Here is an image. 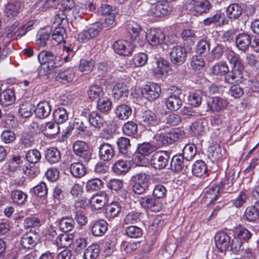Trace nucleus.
Instances as JSON below:
<instances>
[{
	"label": "nucleus",
	"mask_w": 259,
	"mask_h": 259,
	"mask_svg": "<svg viewBox=\"0 0 259 259\" xmlns=\"http://www.w3.org/2000/svg\"><path fill=\"white\" fill-rule=\"evenodd\" d=\"M11 196L14 202L18 204H23L27 198V195L19 190L12 191Z\"/></svg>",
	"instance_id": "nucleus-54"
},
{
	"label": "nucleus",
	"mask_w": 259,
	"mask_h": 259,
	"mask_svg": "<svg viewBox=\"0 0 259 259\" xmlns=\"http://www.w3.org/2000/svg\"><path fill=\"white\" fill-rule=\"evenodd\" d=\"M35 114L40 119L47 117L51 113V106L49 102L43 101L39 102L34 109Z\"/></svg>",
	"instance_id": "nucleus-24"
},
{
	"label": "nucleus",
	"mask_w": 259,
	"mask_h": 259,
	"mask_svg": "<svg viewBox=\"0 0 259 259\" xmlns=\"http://www.w3.org/2000/svg\"><path fill=\"white\" fill-rule=\"evenodd\" d=\"M130 47V44L126 40H118L114 43L113 49L117 54L120 55L126 56L131 52Z\"/></svg>",
	"instance_id": "nucleus-26"
},
{
	"label": "nucleus",
	"mask_w": 259,
	"mask_h": 259,
	"mask_svg": "<svg viewBox=\"0 0 259 259\" xmlns=\"http://www.w3.org/2000/svg\"><path fill=\"white\" fill-rule=\"evenodd\" d=\"M95 66V61L93 60L81 59L78 66V69L80 71L90 72Z\"/></svg>",
	"instance_id": "nucleus-58"
},
{
	"label": "nucleus",
	"mask_w": 259,
	"mask_h": 259,
	"mask_svg": "<svg viewBox=\"0 0 259 259\" xmlns=\"http://www.w3.org/2000/svg\"><path fill=\"white\" fill-rule=\"evenodd\" d=\"M74 236L72 234L66 233L60 234L56 237L55 240L57 246L60 247H67L70 246L73 242Z\"/></svg>",
	"instance_id": "nucleus-29"
},
{
	"label": "nucleus",
	"mask_w": 259,
	"mask_h": 259,
	"mask_svg": "<svg viewBox=\"0 0 259 259\" xmlns=\"http://www.w3.org/2000/svg\"><path fill=\"white\" fill-rule=\"evenodd\" d=\"M243 9L238 4L233 3L230 5L227 8L226 13L229 19H238L242 13Z\"/></svg>",
	"instance_id": "nucleus-31"
},
{
	"label": "nucleus",
	"mask_w": 259,
	"mask_h": 259,
	"mask_svg": "<svg viewBox=\"0 0 259 259\" xmlns=\"http://www.w3.org/2000/svg\"><path fill=\"white\" fill-rule=\"evenodd\" d=\"M196 153V148L194 144H189L184 147L183 149V156L187 161L192 160Z\"/></svg>",
	"instance_id": "nucleus-49"
},
{
	"label": "nucleus",
	"mask_w": 259,
	"mask_h": 259,
	"mask_svg": "<svg viewBox=\"0 0 259 259\" xmlns=\"http://www.w3.org/2000/svg\"><path fill=\"white\" fill-rule=\"evenodd\" d=\"M34 106L26 102L20 105L19 109V113L23 117H29L34 111Z\"/></svg>",
	"instance_id": "nucleus-48"
},
{
	"label": "nucleus",
	"mask_w": 259,
	"mask_h": 259,
	"mask_svg": "<svg viewBox=\"0 0 259 259\" xmlns=\"http://www.w3.org/2000/svg\"><path fill=\"white\" fill-rule=\"evenodd\" d=\"M126 29L133 40L140 42L145 39L146 32L137 22L134 21H128Z\"/></svg>",
	"instance_id": "nucleus-9"
},
{
	"label": "nucleus",
	"mask_w": 259,
	"mask_h": 259,
	"mask_svg": "<svg viewBox=\"0 0 259 259\" xmlns=\"http://www.w3.org/2000/svg\"><path fill=\"white\" fill-rule=\"evenodd\" d=\"M114 152L112 146L107 143L101 144L99 147V155L104 161H109L114 156Z\"/></svg>",
	"instance_id": "nucleus-22"
},
{
	"label": "nucleus",
	"mask_w": 259,
	"mask_h": 259,
	"mask_svg": "<svg viewBox=\"0 0 259 259\" xmlns=\"http://www.w3.org/2000/svg\"><path fill=\"white\" fill-rule=\"evenodd\" d=\"M20 3L17 1L9 2L5 7V13L9 18H12L17 15L19 12Z\"/></svg>",
	"instance_id": "nucleus-36"
},
{
	"label": "nucleus",
	"mask_w": 259,
	"mask_h": 259,
	"mask_svg": "<svg viewBox=\"0 0 259 259\" xmlns=\"http://www.w3.org/2000/svg\"><path fill=\"white\" fill-rule=\"evenodd\" d=\"M41 154L37 149L28 150L26 154L25 158L30 163L35 164L38 163L41 159Z\"/></svg>",
	"instance_id": "nucleus-53"
},
{
	"label": "nucleus",
	"mask_w": 259,
	"mask_h": 259,
	"mask_svg": "<svg viewBox=\"0 0 259 259\" xmlns=\"http://www.w3.org/2000/svg\"><path fill=\"white\" fill-rule=\"evenodd\" d=\"M188 161L184 160V157L181 155L174 156L171 160V169L175 171H185L188 167Z\"/></svg>",
	"instance_id": "nucleus-21"
},
{
	"label": "nucleus",
	"mask_w": 259,
	"mask_h": 259,
	"mask_svg": "<svg viewBox=\"0 0 259 259\" xmlns=\"http://www.w3.org/2000/svg\"><path fill=\"white\" fill-rule=\"evenodd\" d=\"M89 98L92 100H97L103 96L102 89L98 85H92L88 90Z\"/></svg>",
	"instance_id": "nucleus-46"
},
{
	"label": "nucleus",
	"mask_w": 259,
	"mask_h": 259,
	"mask_svg": "<svg viewBox=\"0 0 259 259\" xmlns=\"http://www.w3.org/2000/svg\"><path fill=\"white\" fill-rule=\"evenodd\" d=\"M141 123L146 128L150 129L157 125L159 123L156 115L151 111H145L142 116Z\"/></svg>",
	"instance_id": "nucleus-20"
},
{
	"label": "nucleus",
	"mask_w": 259,
	"mask_h": 259,
	"mask_svg": "<svg viewBox=\"0 0 259 259\" xmlns=\"http://www.w3.org/2000/svg\"><path fill=\"white\" fill-rule=\"evenodd\" d=\"M251 42V37L247 33H240L236 38V47L241 51L244 52L248 50Z\"/></svg>",
	"instance_id": "nucleus-23"
},
{
	"label": "nucleus",
	"mask_w": 259,
	"mask_h": 259,
	"mask_svg": "<svg viewBox=\"0 0 259 259\" xmlns=\"http://www.w3.org/2000/svg\"><path fill=\"white\" fill-rule=\"evenodd\" d=\"M181 93H173L166 100L165 103L168 109L170 111L178 110L183 104V100Z\"/></svg>",
	"instance_id": "nucleus-17"
},
{
	"label": "nucleus",
	"mask_w": 259,
	"mask_h": 259,
	"mask_svg": "<svg viewBox=\"0 0 259 259\" xmlns=\"http://www.w3.org/2000/svg\"><path fill=\"white\" fill-rule=\"evenodd\" d=\"M53 117L58 124L63 123L68 120V113L64 108L59 107L54 111Z\"/></svg>",
	"instance_id": "nucleus-40"
},
{
	"label": "nucleus",
	"mask_w": 259,
	"mask_h": 259,
	"mask_svg": "<svg viewBox=\"0 0 259 259\" xmlns=\"http://www.w3.org/2000/svg\"><path fill=\"white\" fill-rule=\"evenodd\" d=\"M139 202L142 207L149 209L152 211L158 212L162 208V203L151 196L142 197L139 199Z\"/></svg>",
	"instance_id": "nucleus-11"
},
{
	"label": "nucleus",
	"mask_w": 259,
	"mask_h": 259,
	"mask_svg": "<svg viewBox=\"0 0 259 259\" xmlns=\"http://www.w3.org/2000/svg\"><path fill=\"white\" fill-rule=\"evenodd\" d=\"M228 104L227 99L215 97L207 101V107L212 112H219L226 108Z\"/></svg>",
	"instance_id": "nucleus-18"
},
{
	"label": "nucleus",
	"mask_w": 259,
	"mask_h": 259,
	"mask_svg": "<svg viewBox=\"0 0 259 259\" xmlns=\"http://www.w3.org/2000/svg\"><path fill=\"white\" fill-rule=\"evenodd\" d=\"M147 59L148 56L146 54L140 53L134 56L133 62L135 67H140L145 65L147 62Z\"/></svg>",
	"instance_id": "nucleus-61"
},
{
	"label": "nucleus",
	"mask_w": 259,
	"mask_h": 259,
	"mask_svg": "<svg viewBox=\"0 0 259 259\" xmlns=\"http://www.w3.org/2000/svg\"><path fill=\"white\" fill-rule=\"evenodd\" d=\"M146 38L150 45L157 46L163 43L165 40V35L160 29L151 28L148 33H146Z\"/></svg>",
	"instance_id": "nucleus-12"
},
{
	"label": "nucleus",
	"mask_w": 259,
	"mask_h": 259,
	"mask_svg": "<svg viewBox=\"0 0 259 259\" xmlns=\"http://www.w3.org/2000/svg\"><path fill=\"white\" fill-rule=\"evenodd\" d=\"M103 27L100 22H96L90 25L86 30L79 33L78 39L80 42H86L96 37Z\"/></svg>",
	"instance_id": "nucleus-6"
},
{
	"label": "nucleus",
	"mask_w": 259,
	"mask_h": 259,
	"mask_svg": "<svg viewBox=\"0 0 259 259\" xmlns=\"http://www.w3.org/2000/svg\"><path fill=\"white\" fill-rule=\"evenodd\" d=\"M138 129L137 124L133 121H128L124 123L122 127L123 133L129 136L135 135Z\"/></svg>",
	"instance_id": "nucleus-59"
},
{
	"label": "nucleus",
	"mask_w": 259,
	"mask_h": 259,
	"mask_svg": "<svg viewBox=\"0 0 259 259\" xmlns=\"http://www.w3.org/2000/svg\"><path fill=\"white\" fill-rule=\"evenodd\" d=\"M187 53L185 48L180 46L173 47L170 52V58L172 63L180 65L185 61Z\"/></svg>",
	"instance_id": "nucleus-14"
},
{
	"label": "nucleus",
	"mask_w": 259,
	"mask_h": 259,
	"mask_svg": "<svg viewBox=\"0 0 259 259\" xmlns=\"http://www.w3.org/2000/svg\"><path fill=\"white\" fill-rule=\"evenodd\" d=\"M107 230V223L104 220H99L92 223V234L96 236H102Z\"/></svg>",
	"instance_id": "nucleus-25"
},
{
	"label": "nucleus",
	"mask_w": 259,
	"mask_h": 259,
	"mask_svg": "<svg viewBox=\"0 0 259 259\" xmlns=\"http://www.w3.org/2000/svg\"><path fill=\"white\" fill-rule=\"evenodd\" d=\"M111 102L107 97L100 98L98 100V109L102 112H106L110 110Z\"/></svg>",
	"instance_id": "nucleus-64"
},
{
	"label": "nucleus",
	"mask_w": 259,
	"mask_h": 259,
	"mask_svg": "<svg viewBox=\"0 0 259 259\" xmlns=\"http://www.w3.org/2000/svg\"><path fill=\"white\" fill-rule=\"evenodd\" d=\"M155 150V147L148 143H144L139 146L138 148V153L143 156H148Z\"/></svg>",
	"instance_id": "nucleus-63"
},
{
	"label": "nucleus",
	"mask_w": 259,
	"mask_h": 259,
	"mask_svg": "<svg viewBox=\"0 0 259 259\" xmlns=\"http://www.w3.org/2000/svg\"><path fill=\"white\" fill-rule=\"evenodd\" d=\"M230 236L224 231L218 232L214 236L215 246L222 252L228 250L230 245Z\"/></svg>",
	"instance_id": "nucleus-13"
},
{
	"label": "nucleus",
	"mask_w": 259,
	"mask_h": 259,
	"mask_svg": "<svg viewBox=\"0 0 259 259\" xmlns=\"http://www.w3.org/2000/svg\"><path fill=\"white\" fill-rule=\"evenodd\" d=\"M75 77V72L72 68L61 70L56 77V79L64 83L72 81Z\"/></svg>",
	"instance_id": "nucleus-30"
},
{
	"label": "nucleus",
	"mask_w": 259,
	"mask_h": 259,
	"mask_svg": "<svg viewBox=\"0 0 259 259\" xmlns=\"http://www.w3.org/2000/svg\"><path fill=\"white\" fill-rule=\"evenodd\" d=\"M38 241V234L29 231L22 235L20 240V244L24 248L31 249L35 246Z\"/></svg>",
	"instance_id": "nucleus-16"
},
{
	"label": "nucleus",
	"mask_w": 259,
	"mask_h": 259,
	"mask_svg": "<svg viewBox=\"0 0 259 259\" xmlns=\"http://www.w3.org/2000/svg\"><path fill=\"white\" fill-rule=\"evenodd\" d=\"M169 69V63L161 59L156 62V67L154 68L155 74L158 77L165 76Z\"/></svg>",
	"instance_id": "nucleus-33"
},
{
	"label": "nucleus",
	"mask_w": 259,
	"mask_h": 259,
	"mask_svg": "<svg viewBox=\"0 0 259 259\" xmlns=\"http://www.w3.org/2000/svg\"><path fill=\"white\" fill-rule=\"evenodd\" d=\"M51 31V28L49 26L40 29L37 35L36 44L40 47L45 46L47 41L49 39Z\"/></svg>",
	"instance_id": "nucleus-37"
},
{
	"label": "nucleus",
	"mask_w": 259,
	"mask_h": 259,
	"mask_svg": "<svg viewBox=\"0 0 259 259\" xmlns=\"http://www.w3.org/2000/svg\"><path fill=\"white\" fill-rule=\"evenodd\" d=\"M248 198L247 194L245 192L240 191L234 198L231 200V202L234 207L239 208L246 203Z\"/></svg>",
	"instance_id": "nucleus-45"
},
{
	"label": "nucleus",
	"mask_w": 259,
	"mask_h": 259,
	"mask_svg": "<svg viewBox=\"0 0 259 259\" xmlns=\"http://www.w3.org/2000/svg\"><path fill=\"white\" fill-rule=\"evenodd\" d=\"M15 101L14 92L12 89H7L0 94V102L3 106H7L14 103Z\"/></svg>",
	"instance_id": "nucleus-32"
},
{
	"label": "nucleus",
	"mask_w": 259,
	"mask_h": 259,
	"mask_svg": "<svg viewBox=\"0 0 259 259\" xmlns=\"http://www.w3.org/2000/svg\"><path fill=\"white\" fill-rule=\"evenodd\" d=\"M121 207L119 203L112 202L107 206L106 215L110 219H113L118 215L121 211Z\"/></svg>",
	"instance_id": "nucleus-44"
},
{
	"label": "nucleus",
	"mask_w": 259,
	"mask_h": 259,
	"mask_svg": "<svg viewBox=\"0 0 259 259\" xmlns=\"http://www.w3.org/2000/svg\"><path fill=\"white\" fill-rule=\"evenodd\" d=\"M186 8L190 11H194L201 15L208 13L210 5L207 0H188L186 3Z\"/></svg>",
	"instance_id": "nucleus-7"
},
{
	"label": "nucleus",
	"mask_w": 259,
	"mask_h": 259,
	"mask_svg": "<svg viewBox=\"0 0 259 259\" xmlns=\"http://www.w3.org/2000/svg\"><path fill=\"white\" fill-rule=\"evenodd\" d=\"M209 152L214 160H218L222 158L225 152V150L222 149L218 144H214L211 145L209 148Z\"/></svg>",
	"instance_id": "nucleus-60"
},
{
	"label": "nucleus",
	"mask_w": 259,
	"mask_h": 259,
	"mask_svg": "<svg viewBox=\"0 0 259 259\" xmlns=\"http://www.w3.org/2000/svg\"><path fill=\"white\" fill-rule=\"evenodd\" d=\"M45 157L50 163H56L58 162L61 159L60 152L57 148H50L46 151Z\"/></svg>",
	"instance_id": "nucleus-39"
},
{
	"label": "nucleus",
	"mask_w": 259,
	"mask_h": 259,
	"mask_svg": "<svg viewBox=\"0 0 259 259\" xmlns=\"http://www.w3.org/2000/svg\"><path fill=\"white\" fill-rule=\"evenodd\" d=\"M211 73L219 76H223L229 73V68L225 62L217 63L211 68Z\"/></svg>",
	"instance_id": "nucleus-47"
},
{
	"label": "nucleus",
	"mask_w": 259,
	"mask_h": 259,
	"mask_svg": "<svg viewBox=\"0 0 259 259\" xmlns=\"http://www.w3.org/2000/svg\"><path fill=\"white\" fill-rule=\"evenodd\" d=\"M41 128L45 135L52 136L57 134L60 131L58 124L55 122H48L41 126Z\"/></svg>",
	"instance_id": "nucleus-38"
},
{
	"label": "nucleus",
	"mask_w": 259,
	"mask_h": 259,
	"mask_svg": "<svg viewBox=\"0 0 259 259\" xmlns=\"http://www.w3.org/2000/svg\"><path fill=\"white\" fill-rule=\"evenodd\" d=\"M161 93L160 86L156 83L146 84L142 92L144 97L149 100L157 99Z\"/></svg>",
	"instance_id": "nucleus-19"
},
{
	"label": "nucleus",
	"mask_w": 259,
	"mask_h": 259,
	"mask_svg": "<svg viewBox=\"0 0 259 259\" xmlns=\"http://www.w3.org/2000/svg\"><path fill=\"white\" fill-rule=\"evenodd\" d=\"M220 188L219 186L212 187L208 190L205 193L207 198L210 199V203H212L218 199L219 196Z\"/></svg>",
	"instance_id": "nucleus-62"
},
{
	"label": "nucleus",
	"mask_w": 259,
	"mask_h": 259,
	"mask_svg": "<svg viewBox=\"0 0 259 259\" xmlns=\"http://www.w3.org/2000/svg\"><path fill=\"white\" fill-rule=\"evenodd\" d=\"M188 102L189 104L192 106L198 107L202 102L201 93L198 91L190 93L188 96Z\"/></svg>",
	"instance_id": "nucleus-55"
},
{
	"label": "nucleus",
	"mask_w": 259,
	"mask_h": 259,
	"mask_svg": "<svg viewBox=\"0 0 259 259\" xmlns=\"http://www.w3.org/2000/svg\"><path fill=\"white\" fill-rule=\"evenodd\" d=\"M207 166L202 160H197L192 165V171L196 177H201L206 173Z\"/></svg>",
	"instance_id": "nucleus-42"
},
{
	"label": "nucleus",
	"mask_w": 259,
	"mask_h": 259,
	"mask_svg": "<svg viewBox=\"0 0 259 259\" xmlns=\"http://www.w3.org/2000/svg\"><path fill=\"white\" fill-rule=\"evenodd\" d=\"M244 216L248 221H254L258 218L259 210L255 205L248 206L245 209Z\"/></svg>",
	"instance_id": "nucleus-50"
},
{
	"label": "nucleus",
	"mask_w": 259,
	"mask_h": 259,
	"mask_svg": "<svg viewBox=\"0 0 259 259\" xmlns=\"http://www.w3.org/2000/svg\"><path fill=\"white\" fill-rule=\"evenodd\" d=\"M144 15L154 17H160L166 16L171 11L169 4L165 2L158 1L155 3L145 2L142 7Z\"/></svg>",
	"instance_id": "nucleus-2"
},
{
	"label": "nucleus",
	"mask_w": 259,
	"mask_h": 259,
	"mask_svg": "<svg viewBox=\"0 0 259 259\" xmlns=\"http://www.w3.org/2000/svg\"><path fill=\"white\" fill-rule=\"evenodd\" d=\"M108 195L104 191L93 195L90 199V204L92 209L99 210L103 208L108 202Z\"/></svg>",
	"instance_id": "nucleus-15"
},
{
	"label": "nucleus",
	"mask_w": 259,
	"mask_h": 259,
	"mask_svg": "<svg viewBox=\"0 0 259 259\" xmlns=\"http://www.w3.org/2000/svg\"><path fill=\"white\" fill-rule=\"evenodd\" d=\"M230 246L231 247V250L236 254L240 253L244 250L242 241L235 235L231 243L230 242Z\"/></svg>",
	"instance_id": "nucleus-57"
},
{
	"label": "nucleus",
	"mask_w": 259,
	"mask_h": 259,
	"mask_svg": "<svg viewBox=\"0 0 259 259\" xmlns=\"http://www.w3.org/2000/svg\"><path fill=\"white\" fill-rule=\"evenodd\" d=\"M131 180L134 183L132 188L135 193L143 194L148 188L149 176L145 173H139L133 175Z\"/></svg>",
	"instance_id": "nucleus-5"
},
{
	"label": "nucleus",
	"mask_w": 259,
	"mask_h": 259,
	"mask_svg": "<svg viewBox=\"0 0 259 259\" xmlns=\"http://www.w3.org/2000/svg\"><path fill=\"white\" fill-rule=\"evenodd\" d=\"M99 253V248L96 244L89 246L85 250L83 254L84 259H96Z\"/></svg>",
	"instance_id": "nucleus-52"
},
{
	"label": "nucleus",
	"mask_w": 259,
	"mask_h": 259,
	"mask_svg": "<svg viewBox=\"0 0 259 259\" xmlns=\"http://www.w3.org/2000/svg\"><path fill=\"white\" fill-rule=\"evenodd\" d=\"M89 122L92 126L100 128L103 126L105 120L97 112L93 111L90 115Z\"/></svg>",
	"instance_id": "nucleus-43"
},
{
	"label": "nucleus",
	"mask_w": 259,
	"mask_h": 259,
	"mask_svg": "<svg viewBox=\"0 0 259 259\" xmlns=\"http://www.w3.org/2000/svg\"><path fill=\"white\" fill-rule=\"evenodd\" d=\"M225 55L232 68L225 76V82L230 84L241 83L243 78L244 66L239 55L231 49H228Z\"/></svg>",
	"instance_id": "nucleus-1"
},
{
	"label": "nucleus",
	"mask_w": 259,
	"mask_h": 259,
	"mask_svg": "<svg viewBox=\"0 0 259 259\" xmlns=\"http://www.w3.org/2000/svg\"><path fill=\"white\" fill-rule=\"evenodd\" d=\"M112 94L115 99L119 100L127 96L128 89L123 82H117L113 88Z\"/></svg>",
	"instance_id": "nucleus-27"
},
{
	"label": "nucleus",
	"mask_w": 259,
	"mask_h": 259,
	"mask_svg": "<svg viewBox=\"0 0 259 259\" xmlns=\"http://www.w3.org/2000/svg\"><path fill=\"white\" fill-rule=\"evenodd\" d=\"M71 175L75 178H81L86 173V168L81 162H74L70 166Z\"/></svg>",
	"instance_id": "nucleus-41"
},
{
	"label": "nucleus",
	"mask_w": 259,
	"mask_h": 259,
	"mask_svg": "<svg viewBox=\"0 0 259 259\" xmlns=\"http://www.w3.org/2000/svg\"><path fill=\"white\" fill-rule=\"evenodd\" d=\"M169 158V153L168 151H157L151 157V165L155 169H162L167 165Z\"/></svg>",
	"instance_id": "nucleus-8"
},
{
	"label": "nucleus",
	"mask_w": 259,
	"mask_h": 259,
	"mask_svg": "<svg viewBox=\"0 0 259 259\" xmlns=\"http://www.w3.org/2000/svg\"><path fill=\"white\" fill-rule=\"evenodd\" d=\"M103 187V182L99 179H94L89 180L86 184V189L88 191H98Z\"/></svg>",
	"instance_id": "nucleus-56"
},
{
	"label": "nucleus",
	"mask_w": 259,
	"mask_h": 259,
	"mask_svg": "<svg viewBox=\"0 0 259 259\" xmlns=\"http://www.w3.org/2000/svg\"><path fill=\"white\" fill-rule=\"evenodd\" d=\"M60 1L61 0H38L34 5V7L38 11H44L50 8H56Z\"/></svg>",
	"instance_id": "nucleus-35"
},
{
	"label": "nucleus",
	"mask_w": 259,
	"mask_h": 259,
	"mask_svg": "<svg viewBox=\"0 0 259 259\" xmlns=\"http://www.w3.org/2000/svg\"><path fill=\"white\" fill-rule=\"evenodd\" d=\"M74 224V221L72 219L64 218L60 220L59 226L61 230L67 232L73 229Z\"/></svg>",
	"instance_id": "nucleus-51"
},
{
	"label": "nucleus",
	"mask_w": 259,
	"mask_h": 259,
	"mask_svg": "<svg viewBox=\"0 0 259 259\" xmlns=\"http://www.w3.org/2000/svg\"><path fill=\"white\" fill-rule=\"evenodd\" d=\"M115 113L119 119L126 120L131 115L132 109L128 106L122 104L116 107Z\"/></svg>",
	"instance_id": "nucleus-34"
},
{
	"label": "nucleus",
	"mask_w": 259,
	"mask_h": 259,
	"mask_svg": "<svg viewBox=\"0 0 259 259\" xmlns=\"http://www.w3.org/2000/svg\"><path fill=\"white\" fill-rule=\"evenodd\" d=\"M37 59L43 69L47 73L58 66L56 61L57 56L51 52L41 51L37 55Z\"/></svg>",
	"instance_id": "nucleus-4"
},
{
	"label": "nucleus",
	"mask_w": 259,
	"mask_h": 259,
	"mask_svg": "<svg viewBox=\"0 0 259 259\" xmlns=\"http://www.w3.org/2000/svg\"><path fill=\"white\" fill-rule=\"evenodd\" d=\"M33 24V22L30 21L24 25L19 26V23L16 21L6 28L4 34L10 39H17L21 38L27 31L31 30Z\"/></svg>",
	"instance_id": "nucleus-3"
},
{
	"label": "nucleus",
	"mask_w": 259,
	"mask_h": 259,
	"mask_svg": "<svg viewBox=\"0 0 259 259\" xmlns=\"http://www.w3.org/2000/svg\"><path fill=\"white\" fill-rule=\"evenodd\" d=\"M73 149L75 155L81 158L83 162L88 163L90 160L92 153L85 142L81 141L75 142L73 144Z\"/></svg>",
	"instance_id": "nucleus-10"
},
{
	"label": "nucleus",
	"mask_w": 259,
	"mask_h": 259,
	"mask_svg": "<svg viewBox=\"0 0 259 259\" xmlns=\"http://www.w3.org/2000/svg\"><path fill=\"white\" fill-rule=\"evenodd\" d=\"M130 162L127 160L120 159L116 161L112 166V169L117 175H124L130 169Z\"/></svg>",
	"instance_id": "nucleus-28"
}]
</instances>
